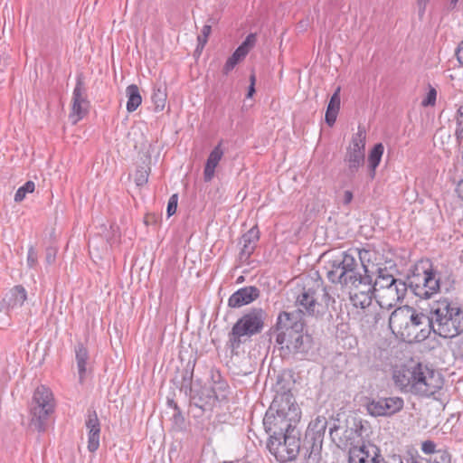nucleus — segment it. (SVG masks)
I'll return each instance as SVG.
<instances>
[{
	"label": "nucleus",
	"mask_w": 463,
	"mask_h": 463,
	"mask_svg": "<svg viewBox=\"0 0 463 463\" xmlns=\"http://www.w3.org/2000/svg\"><path fill=\"white\" fill-rule=\"evenodd\" d=\"M392 379L402 391L430 397L438 392L444 384L442 375L421 363H412L393 371Z\"/></svg>",
	"instance_id": "1"
},
{
	"label": "nucleus",
	"mask_w": 463,
	"mask_h": 463,
	"mask_svg": "<svg viewBox=\"0 0 463 463\" xmlns=\"http://www.w3.org/2000/svg\"><path fill=\"white\" fill-rule=\"evenodd\" d=\"M300 418L301 411L291 391L278 390L264 416V430L269 437L294 431Z\"/></svg>",
	"instance_id": "2"
},
{
	"label": "nucleus",
	"mask_w": 463,
	"mask_h": 463,
	"mask_svg": "<svg viewBox=\"0 0 463 463\" xmlns=\"http://www.w3.org/2000/svg\"><path fill=\"white\" fill-rule=\"evenodd\" d=\"M432 333L443 338H452L463 332V310L447 298L430 304Z\"/></svg>",
	"instance_id": "3"
},
{
	"label": "nucleus",
	"mask_w": 463,
	"mask_h": 463,
	"mask_svg": "<svg viewBox=\"0 0 463 463\" xmlns=\"http://www.w3.org/2000/svg\"><path fill=\"white\" fill-rule=\"evenodd\" d=\"M369 435L367 422L362 419L350 417L345 422L339 419L334 420L329 427V436L332 441L341 449H360L364 444V438Z\"/></svg>",
	"instance_id": "4"
},
{
	"label": "nucleus",
	"mask_w": 463,
	"mask_h": 463,
	"mask_svg": "<svg viewBox=\"0 0 463 463\" xmlns=\"http://www.w3.org/2000/svg\"><path fill=\"white\" fill-rule=\"evenodd\" d=\"M266 317L267 314L262 308L254 307L244 313L236 321L228 334L226 343L232 353H237L241 345L250 341L253 335L261 333Z\"/></svg>",
	"instance_id": "5"
},
{
	"label": "nucleus",
	"mask_w": 463,
	"mask_h": 463,
	"mask_svg": "<svg viewBox=\"0 0 463 463\" xmlns=\"http://www.w3.org/2000/svg\"><path fill=\"white\" fill-rule=\"evenodd\" d=\"M406 285L416 297L429 299L440 289V274L430 260H420L407 276Z\"/></svg>",
	"instance_id": "6"
},
{
	"label": "nucleus",
	"mask_w": 463,
	"mask_h": 463,
	"mask_svg": "<svg viewBox=\"0 0 463 463\" xmlns=\"http://www.w3.org/2000/svg\"><path fill=\"white\" fill-rule=\"evenodd\" d=\"M267 448L278 461L282 463L294 461L300 452L303 453L300 432L296 430L271 436L268 439Z\"/></svg>",
	"instance_id": "7"
},
{
	"label": "nucleus",
	"mask_w": 463,
	"mask_h": 463,
	"mask_svg": "<svg viewBox=\"0 0 463 463\" xmlns=\"http://www.w3.org/2000/svg\"><path fill=\"white\" fill-rule=\"evenodd\" d=\"M326 427L327 420L322 416L317 417L308 424L302 445L303 457L307 463H319Z\"/></svg>",
	"instance_id": "8"
},
{
	"label": "nucleus",
	"mask_w": 463,
	"mask_h": 463,
	"mask_svg": "<svg viewBox=\"0 0 463 463\" xmlns=\"http://www.w3.org/2000/svg\"><path fill=\"white\" fill-rule=\"evenodd\" d=\"M54 409L51 390L43 385L37 387L33 396L31 425L39 432L45 430L48 416Z\"/></svg>",
	"instance_id": "9"
},
{
	"label": "nucleus",
	"mask_w": 463,
	"mask_h": 463,
	"mask_svg": "<svg viewBox=\"0 0 463 463\" xmlns=\"http://www.w3.org/2000/svg\"><path fill=\"white\" fill-rule=\"evenodd\" d=\"M282 335H276V343L279 345L281 354L287 356H298L303 359L312 348L313 338L310 335L305 334L304 330L296 331Z\"/></svg>",
	"instance_id": "10"
},
{
	"label": "nucleus",
	"mask_w": 463,
	"mask_h": 463,
	"mask_svg": "<svg viewBox=\"0 0 463 463\" xmlns=\"http://www.w3.org/2000/svg\"><path fill=\"white\" fill-rule=\"evenodd\" d=\"M365 141V128L359 125L357 133L352 137L344 158L345 163L347 165V171L350 176H354L358 172L359 168L364 165Z\"/></svg>",
	"instance_id": "11"
},
{
	"label": "nucleus",
	"mask_w": 463,
	"mask_h": 463,
	"mask_svg": "<svg viewBox=\"0 0 463 463\" xmlns=\"http://www.w3.org/2000/svg\"><path fill=\"white\" fill-rule=\"evenodd\" d=\"M354 260L355 251L350 249L332 255L325 265L327 279L333 284H340L344 278L342 271H345Z\"/></svg>",
	"instance_id": "12"
},
{
	"label": "nucleus",
	"mask_w": 463,
	"mask_h": 463,
	"mask_svg": "<svg viewBox=\"0 0 463 463\" xmlns=\"http://www.w3.org/2000/svg\"><path fill=\"white\" fill-rule=\"evenodd\" d=\"M409 328L410 337H406V340L421 342L430 337L432 330L430 326V307L424 313H418L414 308L411 307V312L409 316Z\"/></svg>",
	"instance_id": "13"
},
{
	"label": "nucleus",
	"mask_w": 463,
	"mask_h": 463,
	"mask_svg": "<svg viewBox=\"0 0 463 463\" xmlns=\"http://www.w3.org/2000/svg\"><path fill=\"white\" fill-rule=\"evenodd\" d=\"M304 310L297 308L291 312L281 311L274 326L276 335H282L283 333L291 334L296 331L304 330L305 321L303 318Z\"/></svg>",
	"instance_id": "14"
},
{
	"label": "nucleus",
	"mask_w": 463,
	"mask_h": 463,
	"mask_svg": "<svg viewBox=\"0 0 463 463\" xmlns=\"http://www.w3.org/2000/svg\"><path fill=\"white\" fill-rule=\"evenodd\" d=\"M322 286V279L312 281V285L307 284L296 298V306L304 310V315L314 317L318 313L317 309L318 303L316 298L317 293Z\"/></svg>",
	"instance_id": "15"
},
{
	"label": "nucleus",
	"mask_w": 463,
	"mask_h": 463,
	"mask_svg": "<svg viewBox=\"0 0 463 463\" xmlns=\"http://www.w3.org/2000/svg\"><path fill=\"white\" fill-rule=\"evenodd\" d=\"M408 288L406 280H399L396 284L378 292L374 298L382 309L390 310L403 300Z\"/></svg>",
	"instance_id": "16"
},
{
	"label": "nucleus",
	"mask_w": 463,
	"mask_h": 463,
	"mask_svg": "<svg viewBox=\"0 0 463 463\" xmlns=\"http://www.w3.org/2000/svg\"><path fill=\"white\" fill-rule=\"evenodd\" d=\"M404 402L400 397L372 400L366 405L367 411L373 417L392 416L402 410Z\"/></svg>",
	"instance_id": "17"
},
{
	"label": "nucleus",
	"mask_w": 463,
	"mask_h": 463,
	"mask_svg": "<svg viewBox=\"0 0 463 463\" xmlns=\"http://www.w3.org/2000/svg\"><path fill=\"white\" fill-rule=\"evenodd\" d=\"M88 108L89 101L87 99L84 81L81 76H78L72 93V111L70 115L74 124L88 113Z\"/></svg>",
	"instance_id": "18"
},
{
	"label": "nucleus",
	"mask_w": 463,
	"mask_h": 463,
	"mask_svg": "<svg viewBox=\"0 0 463 463\" xmlns=\"http://www.w3.org/2000/svg\"><path fill=\"white\" fill-rule=\"evenodd\" d=\"M342 273L344 274V278L340 285L343 287L357 289L360 286H369L373 281V276L362 270L356 259L354 260V263L351 264L345 271H342Z\"/></svg>",
	"instance_id": "19"
},
{
	"label": "nucleus",
	"mask_w": 463,
	"mask_h": 463,
	"mask_svg": "<svg viewBox=\"0 0 463 463\" xmlns=\"http://www.w3.org/2000/svg\"><path fill=\"white\" fill-rule=\"evenodd\" d=\"M411 312V307L405 306L400 307L394 309L388 318L389 327L393 334L400 335L401 337L406 340V337H410V332H408L409 316Z\"/></svg>",
	"instance_id": "20"
},
{
	"label": "nucleus",
	"mask_w": 463,
	"mask_h": 463,
	"mask_svg": "<svg viewBox=\"0 0 463 463\" xmlns=\"http://www.w3.org/2000/svg\"><path fill=\"white\" fill-rule=\"evenodd\" d=\"M386 460L382 456L380 449L372 443L360 449H354L348 456V463H383Z\"/></svg>",
	"instance_id": "21"
},
{
	"label": "nucleus",
	"mask_w": 463,
	"mask_h": 463,
	"mask_svg": "<svg viewBox=\"0 0 463 463\" xmlns=\"http://www.w3.org/2000/svg\"><path fill=\"white\" fill-rule=\"evenodd\" d=\"M217 401L215 391L213 387H201L190 392V402L200 409L202 412L212 411Z\"/></svg>",
	"instance_id": "22"
},
{
	"label": "nucleus",
	"mask_w": 463,
	"mask_h": 463,
	"mask_svg": "<svg viewBox=\"0 0 463 463\" xmlns=\"http://www.w3.org/2000/svg\"><path fill=\"white\" fill-rule=\"evenodd\" d=\"M260 293V289L255 286L241 288L232 294L228 299V306L232 308H239L256 300Z\"/></svg>",
	"instance_id": "23"
},
{
	"label": "nucleus",
	"mask_w": 463,
	"mask_h": 463,
	"mask_svg": "<svg viewBox=\"0 0 463 463\" xmlns=\"http://www.w3.org/2000/svg\"><path fill=\"white\" fill-rule=\"evenodd\" d=\"M373 281L369 286H360V288H353L354 291L350 292V300L355 307L365 309L372 304L373 298L376 295L373 290Z\"/></svg>",
	"instance_id": "24"
},
{
	"label": "nucleus",
	"mask_w": 463,
	"mask_h": 463,
	"mask_svg": "<svg viewBox=\"0 0 463 463\" xmlns=\"http://www.w3.org/2000/svg\"><path fill=\"white\" fill-rule=\"evenodd\" d=\"M260 239V231L257 226H253L241 237L242 248L240 252V259L248 260L255 250L257 242Z\"/></svg>",
	"instance_id": "25"
},
{
	"label": "nucleus",
	"mask_w": 463,
	"mask_h": 463,
	"mask_svg": "<svg viewBox=\"0 0 463 463\" xmlns=\"http://www.w3.org/2000/svg\"><path fill=\"white\" fill-rule=\"evenodd\" d=\"M27 298V292L22 285L12 288L4 297L2 300L3 308L8 310L22 307Z\"/></svg>",
	"instance_id": "26"
},
{
	"label": "nucleus",
	"mask_w": 463,
	"mask_h": 463,
	"mask_svg": "<svg viewBox=\"0 0 463 463\" xmlns=\"http://www.w3.org/2000/svg\"><path fill=\"white\" fill-rule=\"evenodd\" d=\"M223 156L222 143H219L210 153L203 170V179L205 182H210L215 173V168L218 165Z\"/></svg>",
	"instance_id": "27"
},
{
	"label": "nucleus",
	"mask_w": 463,
	"mask_h": 463,
	"mask_svg": "<svg viewBox=\"0 0 463 463\" xmlns=\"http://www.w3.org/2000/svg\"><path fill=\"white\" fill-rule=\"evenodd\" d=\"M355 251V259L358 258V262L361 266L362 270L364 273H368L370 275L374 274V270L373 269L375 267L374 260H375V251L370 249H351Z\"/></svg>",
	"instance_id": "28"
},
{
	"label": "nucleus",
	"mask_w": 463,
	"mask_h": 463,
	"mask_svg": "<svg viewBox=\"0 0 463 463\" xmlns=\"http://www.w3.org/2000/svg\"><path fill=\"white\" fill-rule=\"evenodd\" d=\"M375 272L377 273V278L374 282L373 281V290L375 294L396 284L400 280L390 274L386 268H376Z\"/></svg>",
	"instance_id": "29"
},
{
	"label": "nucleus",
	"mask_w": 463,
	"mask_h": 463,
	"mask_svg": "<svg viewBox=\"0 0 463 463\" xmlns=\"http://www.w3.org/2000/svg\"><path fill=\"white\" fill-rule=\"evenodd\" d=\"M340 87H337L335 91L331 96L326 108L325 120L329 127H332L335 123L340 109Z\"/></svg>",
	"instance_id": "30"
},
{
	"label": "nucleus",
	"mask_w": 463,
	"mask_h": 463,
	"mask_svg": "<svg viewBox=\"0 0 463 463\" xmlns=\"http://www.w3.org/2000/svg\"><path fill=\"white\" fill-rule=\"evenodd\" d=\"M75 358L79 372L80 382L82 383L85 378L87 362L89 360V352L80 342L75 345Z\"/></svg>",
	"instance_id": "31"
},
{
	"label": "nucleus",
	"mask_w": 463,
	"mask_h": 463,
	"mask_svg": "<svg viewBox=\"0 0 463 463\" xmlns=\"http://www.w3.org/2000/svg\"><path fill=\"white\" fill-rule=\"evenodd\" d=\"M126 95L128 98L127 110L129 113L134 112L142 102V97L138 87L136 84L128 86L126 89Z\"/></svg>",
	"instance_id": "32"
},
{
	"label": "nucleus",
	"mask_w": 463,
	"mask_h": 463,
	"mask_svg": "<svg viewBox=\"0 0 463 463\" xmlns=\"http://www.w3.org/2000/svg\"><path fill=\"white\" fill-rule=\"evenodd\" d=\"M384 151L383 145L377 143L373 146L368 156V167L370 170V176L373 178L375 175V170L379 165L383 154Z\"/></svg>",
	"instance_id": "33"
},
{
	"label": "nucleus",
	"mask_w": 463,
	"mask_h": 463,
	"mask_svg": "<svg viewBox=\"0 0 463 463\" xmlns=\"http://www.w3.org/2000/svg\"><path fill=\"white\" fill-rule=\"evenodd\" d=\"M456 129L455 137L457 144L460 146L463 142V105L459 106L455 114Z\"/></svg>",
	"instance_id": "34"
},
{
	"label": "nucleus",
	"mask_w": 463,
	"mask_h": 463,
	"mask_svg": "<svg viewBox=\"0 0 463 463\" xmlns=\"http://www.w3.org/2000/svg\"><path fill=\"white\" fill-rule=\"evenodd\" d=\"M88 433L100 432V422L95 411H88V416L85 422Z\"/></svg>",
	"instance_id": "35"
},
{
	"label": "nucleus",
	"mask_w": 463,
	"mask_h": 463,
	"mask_svg": "<svg viewBox=\"0 0 463 463\" xmlns=\"http://www.w3.org/2000/svg\"><path fill=\"white\" fill-rule=\"evenodd\" d=\"M151 99L155 105L156 111H162L165 109L166 93L163 90L155 88Z\"/></svg>",
	"instance_id": "36"
},
{
	"label": "nucleus",
	"mask_w": 463,
	"mask_h": 463,
	"mask_svg": "<svg viewBox=\"0 0 463 463\" xmlns=\"http://www.w3.org/2000/svg\"><path fill=\"white\" fill-rule=\"evenodd\" d=\"M243 58L245 57L241 53L238 52L237 50H235L234 52L226 61L222 68V73L224 75H228L238 64V62Z\"/></svg>",
	"instance_id": "37"
},
{
	"label": "nucleus",
	"mask_w": 463,
	"mask_h": 463,
	"mask_svg": "<svg viewBox=\"0 0 463 463\" xmlns=\"http://www.w3.org/2000/svg\"><path fill=\"white\" fill-rule=\"evenodd\" d=\"M319 290L323 292L322 300L324 301L325 306L326 307L334 306L335 303V288L331 286H324V282L322 281V286Z\"/></svg>",
	"instance_id": "38"
},
{
	"label": "nucleus",
	"mask_w": 463,
	"mask_h": 463,
	"mask_svg": "<svg viewBox=\"0 0 463 463\" xmlns=\"http://www.w3.org/2000/svg\"><path fill=\"white\" fill-rule=\"evenodd\" d=\"M35 189V184L33 181H27L24 185L18 188L14 194V201L16 203L22 202L26 194L33 193Z\"/></svg>",
	"instance_id": "39"
},
{
	"label": "nucleus",
	"mask_w": 463,
	"mask_h": 463,
	"mask_svg": "<svg viewBox=\"0 0 463 463\" xmlns=\"http://www.w3.org/2000/svg\"><path fill=\"white\" fill-rule=\"evenodd\" d=\"M193 374H194V367L189 369L188 367L184 370L182 375V383H181V391L184 390L185 392L189 391L190 392L194 391L192 387L193 382Z\"/></svg>",
	"instance_id": "40"
},
{
	"label": "nucleus",
	"mask_w": 463,
	"mask_h": 463,
	"mask_svg": "<svg viewBox=\"0 0 463 463\" xmlns=\"http://www.w3.org/2000/svg\"><path fill=\"white\" fill-rule=\"evenodd\" d=\"M255 43L256 35L254 33H250L236 50L245 57Z\"/></svg>",
	"instance_id": "41"
},
{
	"label": "nucleus",
	"mask_w": 463,
	"mask_h": 463,
	"mask_svg": "<svg viewBox=\"0 0 463 463\" xmlns=\"http://www.w3.org/2000/svg\"><path fill=\"white\" fill-rule=\"evenodd\" d=\"M148 169L145 166H140L135 173V182L137 186H142L147 183L148 180Z\"/></svg>",
	"instance_id": "42"
},
{
	"label": "nucleus",
	"mask_w": 463,
	"mask_h": 463,
	"mask_svg": "<svg viewBox=\"0 0 463 463\" xmlns=\"http://www.w3.org/2000/svg\"><path fill=\"white\" fill-rule=\"evenodd\" d=\"M212 32V25L211 24H205L202 28L201 33L197 36L198 45L197 49L201 48L203 49L204 45L206 44L208 41V37L211 34Z\"/></svg>",
	"instance_id": "43"
},
{
	"label": "nucleus",
	"mask_w": 463,
	"mask_h": 463,
	"mask_svg": "<svg viewBox=\"0 0 463 463\" xmlns=\"http://www.w3.org/2000/svg\"><path fill=\"white\" fill-rule=\"evenodd\" d=\"M450 454L446 449H438L430 463H450Z\"/></svg>",
	"instance_id": "44"
},
{
	"label": "nucleus",
	"mask_w": 463,
	"mask_h": 463,
	"mask_svg": "<svg viewBox=\"0 0 463 463\" xmlns=\"http://www.w3.org/2000/svg\"><path fill=\"white\" fill-rule=\"evenodd\" d=\"M437 99V90L434 87L429 86V91L426 97L422 99L421 105L423 107L434 106Z\"/></svg>",
	"instance_id": "45"
},
{
	"label": "nucleus",
	"mask_w": 463,
	"mask_h": 463,
	"mask_svg": "<svg viewBox=\"0 0 463 463\" xmlns=\"http://www.w3.org/2000/svg\"><path fill=\"white\" fill-rule=\"evenodd\" d=\"M100 432L88 433V449L90 452H95L99 447Z\"/></svg>",
	"instance_id": "46"
},
{
	"label": "nucleus",
	"mask_w": 463,
	"mask_h": 463,
	"mask_svg": "<svg viewBox=\"0 0 463 463\" xmlns=\"http://www.w3.org/2000/svg\"><path fill=\"white\" fill-rule=\"evenodd\" d=\"M177 203H178V195H177V194H174L169 198L168 203H167L166 213H167L168 217H170L175 213L176 209H177Z\"/></svg>",
	"instance_id": "47"
},
{
	"label": "nucleus",
	"mask_w": 463,
	"mask_h": 463,
	"mask_svg": "<svg viewBox=\"0 0 463 463\" xmlns=\"http://www.w3.org/2000/svg\"><path fill=\"white\" fill-rule=\"evenodd\" d=\"M37 260H38V256H37L36 250L34 249L33 246H30L28 249V254H27V265L30 268L35 267L37 264V261H38Z\"/></svg>",
	"instance_id": "48"
},
{
	"label": "nucleus",
	"mask_w": 463,
	"mask_h": 463,
	"mask_svg": "<svg viewBox=\"0 0 463 463\" xmlns=\"http://www.w3.org/2000/svg\"><path fill=\"white\" fill-rule=\"evenodd\" d=\"M57 255V248L50 246L45 250V261L48 265H52L55 262Z\"/></svg>",
	"instance_id": "49"
},
{
	"label": "nucleus",
	"mask_w": 463,
	"mask_h": 463,
	"mask_svg": "<svg viewBox=\"0 0 463 463\" xmlns=\"http://www.w3.org/2000/svg\"><path fill=\"white\" fill-rule=\"evenodd\" d=\"M175 413L173 414L174 423L177 426H183L184 424V418L182 414L181 409L177 404L174 405Z\"/></svg>",
	"instance_id": "50"
},
{
	"label": "nucleus",
	"mask_w": 463,
	"mask_h": 463,
	"mask_svg": "<svg viewBox=\"0 0 463 463\" xmlns=\"http://www.w3.org/2000/svg\"><path fill=\"white\" fill-rule=\"evenodd\" d=\"M421 450L425 454H433L438 450L436 449V444L432 440H425L421 444Z\"/></svg>",
	"instance_id": "51"
},
{
	"label": "nucleus",
	"mask_w": 463,
	"mask_h": 463,
	"mask_svg": "<svg viewBox=\"0 0 463 463\" xmlns=\"http://www.w3.org/2000/svg\"><path fill=\"white\" fill-rule=\"evenodd\" d=\"M250 84L249 86L248 92H247V95H246V97L248 99L251 98L253 96V94L255 93L256 77H255L254 73L250 74Z\"/></svg>",
	"instance_id": "52"
},
{
	"label": "nucleus",
	"mask_w": 463,
	"mask_h": 463,
	"mask_svg": "<svg viewBox=\"0 0 463 463\" xmlns=\"http://www.w3.org/2000/svg\"><path fill=\"white\" fill-rule=\"evenodd\" d=\"M455 55L458 63L463 66V41L458 45Z\"/></svg>",
	"instance_id": "53"
},
{
	"label": "nucleus",
	"mask_w": 463,
	"mask_h": 463,
	"mask_svg": "<svg viewBox=\"0 0 463 463\" xmlns=\"http://www.w3.org/2000/svg\"><path fill=\"white\" fill-rule=\"evenodd\" d=\"M221 378V375L219 373V372H214L213 370H212V379L214 383H219L220 384V389H224L227 385L224 382H220L219 379Z\"/></svg>",
	"instance_id": "54"
},
{
	"label": "nucleus",
	"mask_w": 463,
	"mask_h": 463,
	"mask_svg": "<svg viewBox=\"0 0 463 463\" xmlns=\"http://www.w3.org/2000/svg\"><path fill=\"white\" fill-rule=\"evenodd\" d=\"M380 309L381 310L379 312L375 313L374 317H373V321L375 324H378L381 320H384L385 317H387L388 310L382 309L381 307H380Z\"/></svg>",
	"instance_id": "55"
},
{
	"label": "nucleus",
	"mask_w": 463,
	"mask_h": 463,
	"mask_svg": "<svg viewBox=\"0 0 463 463\" xmlns=\"http://www.w3.org/2000/svg\"><path fill=\"white\" fill-rule=\"evenodd\" d=\"M353 193L349 190L345 191L344 193V199H343V203L344 204H349L352 200H353Z\"/></svg>",
	"instance_id": "56"
},
{
	"label": "nucleus",
	"mask_w": 463,
	"mask_h": 463,
	"mask_svg": "<svg viewBox=\"0 0 463 463\" xmlns=\"http://www.w3.org/2000/svg\"><path fill=\"white\" fill-rule=\"evenodd\" d=\"M456 193L458 194V197L463 200V178L458 181L456 187Z\"/></svg>",
	"instance_id": "57"
},
{
	"label": "nucleus",
	"mask_w": 463,
	"mask_h": 463,
	"mask_svg": "<svg viewBox=\"0 0 463 463\" xmlns=\"http://www.w3.org/2000/svg\"><path fill=\"white\" fill-rule=\"evenodd\" d=\"M429 2V0H417L418 6H419V13L422 14L425 12L426 5Z\"/></svg>",
	"instance_id": "58"
},
{
	"label": "nucleus",
	"mask_w": 463,
	"mask_h": 463,
	"mask_svg": "<svg viewBox=\"0 0 463 463\" xmlns=\"http://www.w3.org/2000/svg\"><path fill=\"white\" fill-rule=\"evenodd\" d=\"M383 463H403V461L400 456L393 455L392 457H391L390 458H388L386 461H384Z\"/></svg>",
	"instance_id": "59"
},
{
	"label": "nucleus",
	"mask_w": 463,
	"mask_h": 463,
	"mask_svg": "<svg viewBox=\"0 0 463 463\" xmlns=\"http://www.w3.org/2000/svg\"><path fill=\"white\" fill-rule=\"evenodd\" d=\"M458 2V0H450V8H454L457 5Z\"/></svg>",
	"instance_id": "60"
},
{
	"label": "nucleus",
	"mask_w": 463,
	"mask_h": 463,
	"mask_svg": "<svg viewBox=\"0 0 463 463\" xmlns=\"http://www.w3.org/2000/svg\"><path fill=\"white\" fill-rule=\"evenodd\" d=\"M167 403L170 407L174 409V405L176 404L174 400H168Z\"/></svg>",
	"instance_id": "61"
},
{
	"label": "nucleus",
	"mask_w": 463,
	"mask_h": 463,
	"mask_svg": "<svg viewBox=\"0 0 463 463\" xmlns=\"http://www.w3.org/2000/svg\"><path fill=\"white\" fill-rule=\"evenodd\" d=\"M411 463H420V462H418V461H416V460H413Z\"/></svg>",
	"instance_id": "62"
}]
</instances>
